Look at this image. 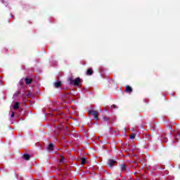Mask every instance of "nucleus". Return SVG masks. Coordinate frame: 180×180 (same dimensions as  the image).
<instances>
[{
	"label": "nucleus",
	"mask_w": 180,
	"mask_h": 180,
	"mask_svg": "<svg viewBox=\"0 0 180 180\" xmlns=\"http://www.w3.org/2000/svg\"><path fill=\"white\" fill-rule=\"evenodd\" d=\"M22 158H24V160H25V161H29V160H30V155L25 153L23 155Z\"/></svg>",
	"instance_id": "423d86ee"
},
{
	"label": "nucleus",
	"mask_w": 180,
	"mask_h": 180,
	"mask_svg": "<svg viewBox=\"0 0 180 180\" xmlns=\"http://www.w3.org/2000/svg\"><path fill=\"white\" fill-rule=\"evenodd\" d=\"M129 139H136V133H133V134H130L129 135Z\"/></svg>",
	"instance_id": "ddd939ff"
},
{
	"label": "nucleus",
	"mask_w": 180,
	"mask_h": 180,
	"mask_svg": "<svg viewBox=\"0 0 180 180\" xmlns=\"http://www.w3.org/2000/svg\"><path fill=\"white\" fill-rule=\"evenodd\" d=\"M89 115L90 116V115H92L94 116V118L96 120H98V119H99V112L96 110H91L90 111H89Z\"/></svg>",
	"instance_id": "f03ea898"
},
{
	"label": "nucleus",
	"mask_w": 180,
	"mask_h": 180,
	"mask_svg": "<svg viewBox=\"0 0 180 180\" xmlns=\"http://www.w3.org/2000/svg\"><path fill=\"white\" fill-rule=\"evenodd\" d=\"M115 164H116V161L113 159H109L108 160V166L110 167H112L115 165Z\"/></svg>",
	"instance_id": "7ed1b4c3"
},
{
	"label": "nucleus",
	"mask_w": 180,
	"mask_h": 180,
	"mask_svg": "<svg viewBox=\"0 0 180 180\" xmlns=\"http://www.w3.org/2000/svg\"><path fill=\"white\" fill-rule=\"evenodd\" d=\"M86 162V159L85 158H82L81 164L84 165Z\"/></svg>",
	"instance_id": "4468645a"
},
{
	"label": "nucleus",
	"mask_w": 180,
	"mask_h": 180,
	"mask_svg": "<svg viewBox=\"0 0 180 180\" xmlns=\"http://www.w3.org/2000/svg\"><path fill=\"white\" fill-rule=\"evenodd\" d=\"M116 108V105L113 104L111 105V108Z\"/></svg>",
	"instance_id": "a211bd4d"
},
{
	"label": "nucleus",
	"mask_w": 180,
	"mask_h": 180,
	"mask_svg": "<svg viewBox=\"0 0 180 180\" xmlns=\"http://www.w3.org/2000/svg\"><path fill=\"white\" fill-rule=\"evenodd\" d=\"M25 82L26 85H30L33 82V79L32 78H25Z\"/></svg>",
	"instance_id": "39448f33"
},
{
	"label": "nucleus",
	"mask_w": 180,
	"mask_h": 180,
	"mask_svg": "<svg viewBox=\"0 0 180 180\" xmlns=\"http://www.w3.org/2000/svg\"><path fill=\"white\" fill-rule=\"evenodd\" d=\"M68 81L70 84V85H75V86H79V84H81V79L79 77H77L75 79H72V78L68 79Z\"/></svg>",
	"instance_id": "f257e3e1"
},
{
	"label": "nucleus",
	"mask_w": 180,
	"mask_h": 180,
	"mask_svg": "<svg viewBox=\"0 0 180 180\" xmlns=\"http://www.w3.org/2000/svg\"><path fill=\"white\" fill-rule=\"evenodd\" d=\"M61 85H62L61 82H58L54 83L55 88H60V86H61Z\"/></svg>",
	"instance_id": "1a4fd4ad"
},
{
	"label": "nucleus",
	"mask_w": 180,
	"mask_h": 180,
	"mask_svg": "<svg viewBox=\"0 0 180 180\" xmlns=\"http://www.w3.org/2000/svg\"><path fill=\"white\" fill-rule=\"evenodd\" d=\"M49 151H53L54 150V145L53 143H49L48 146Z\"/></svg>",
	"instance_id": "0eeeda50"
},
{
	"label": "nucleus",
	"mask_w": 180,
	"mask_h": 180,
	"mask_svg": "<svg viewBox=\"0 0 180 180\" xmlns=\"http://www.w3.org/2000/svg\"><path fill=\"white\" fill-rule=\"evenodd\" d=\"M120 168H121L122 171H123V172L126 171V165H124V164L120 165Z\"/></svg>",
	"instance_id": "f8f14e48"
},
{
	"label": "nucleus",
	"mask_w": 180,
	"mask_h": 180,
	"mask_svg": "<svg viewBox=\"0 0 180 180\" xmlns=\"http://www.w3.org/2000/svg\"><path fill=\"white\" fill-rule=\"evenodd\" d=\"M163 141H165V142L168 141V139H167V138H164V139H163Z\"/></svg>",
	"instance_id": "f3484780"
},
{
	"label": "nucleus",
	"mask_w": 180,
	"mask_h": 180,
	"mask_svg": "<svg viewBox=\"0 0 180 180\" xmlns=\"http://www.w3.org/2000/svg\"><path fill=\"white\" fill-rule=\"evenodd\" d=\"M11 117H15V112H12V113H11Z\"/></svg>",
	"instance_id": "dca6fc26"
},
{
	"label": "nucleus",
	"mask_w": 180,
	"mask_h": 180,
	"mask_svg": "<svg viewBox=\"0 0 180 180\" xmlns=\"http://www.w3.org/2000/svg\"><path fill=\"white\" fill-rule=\"evenodd\" d=\"M19 105H20V103L19 102H16L13 105V109H19Z\"/></svg>",
	"instance_id": "9b49d317"
},
{
	"label": "nucleus",
	"mask_w": 180,
	"mask_h": 180,
	"mask_svg": "<svg viewBox=\"0 0 180 180\" xmlns=\"http://www.w3.org/2000/svg\"><path fill=\"white\" fill-rule=\"evenodd\" d=\"M59 162H64V157L60 156V160H59Z\"/></svg>",
	"instance_id": "2eb2a0df"
},
{
	"label": "nucleus",
	"mask_w": 180,
	"mask_h": 180,
	"mask_svg": "<svg viewBox=\"0 0 180 180\" xmlns=\"http://www.w3.org/2000/svg\"><path fill=\"white\" fill-rule=\"evenodd\" d=\"M103 122H104L105 124H109V119L107 117H104L103 118Z\"/></svg>",
	"instance_id": "9d476101"
},
{
	"label": "nucleus",
	"mask_w": 180,
	"mask_h": 180,
	"mask_svg": "<svg viewBox=\"0 0 180 180\" xmlns=\"http://www.w3.org/2000/svg\"><path fill=\"white\" fill-rule=\"evenodd\" d=\"M86 75H92L94 74V70L91 68H89L86 70Z\"/></svg>",
	"instance_id": "6e6552de"
},
{
	"label": "nucleus",
	"mask_w": 180,
	"mask_h": 180,
	"mask_svg": "<svg viewBox=\"0 0 180 180\" xmlns=\"http://www.w3.org/2000/svg\"><path fill=\"white\" fill-rule=\"evenodd\" d=\"M125 92H127V94H131V92H133V89L127 85L125 86Z\"/></svg>",
	"instance_id": "20e7f679"
}]
</instances>
